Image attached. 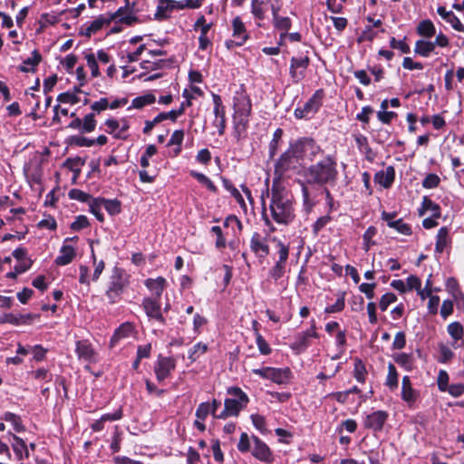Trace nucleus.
Here are the masks:
<instances>
[{
  "instance_id": "nucleus-1",
  "label": "nucleus",
  "mask_w": 464,
  "mask_h": 464,
  "mask_svg": "<svg viewBox=\"0 0 464 464\" xmlns=\"http://www.w3.org/2000/svg\"><path fill=\"white\" fill-rule=\"evenodd\" d=\"M338 174L337 161L333 155H326L321 160L304 169L305 182L300 181V185L302 187L303 205L306 211H311L314 205L307 185L335 186Z\"/></svg>"
},
{
  "instance_id": "nucleus-2",
  "label": "nucleus",
  "mask_w": 464,
  "mask_h": 464,
  "mask_svg": "<svg viewBox=\"0 0 464 464\" xmlns=\"http://www.w3.org/2000/svg\"><path fill=\"white\" fill-rule=\"evenodd\" d=\"M269 210L275 222L287 226L295 218L292 194L279 182H274L270 192Z\"/></svg>"
},
{
  "instance_id": "nucleus-3",
  "label": "nucleus",
  "mask_w": 464,
  "mask_h": 464,
  "mask_svg": "<svg viewBox=\"0 0 464 464\" xmlns=\"http://www.w3.org/2000/svg\"><path fill=\"white\" fill-rule=\"evenodd\" d=\"M233 126L236 136L240 138L248 128L252 113V102L243 86L237 90L233 96Z\"/></svg>"
},
{
  "instance_id": "nucleus-4",
  "label": "nucleus",
  "mask_w": 464,
  "mask_h": 464,
  "mask_svg": "<svg viewBox=\"0 0 464 464\" xmlns=\"http://www.w3.org/2000/svg\"><path fill=\"white\" fill-rule=\"evenodd\" d=\"M227 392L230 397L225 400L224 409L218 414L219 419L222 420L228 417H237L249 401L246 393L239 387H229Z\"/></svg>"
},
{
  "instance_id": "nucleus-5",
  "label": "nucleus",
  "mask_w": 464,
  "mask_h": 464,
  "mask_svg": "<svg viewBox=\"0 0 464 464\" xmlns=\"http://www.w3.org/2000/svg\"><path fill=\"white\" fill-rule=\"evenodd\" d=\"M291 146L301 164L314 161L317 155L322 152L320 146L310 138H301L291 143Z\"/></svg>"
},
{
  "instance_id": "nucleus-6",
  "label": "nucleus",
  "mask_w": 464,
  "mask_h": 464,
  "mask_svg": "<svg viewBox=\"0 0 464 464\" xmlns=\"http://www.w3.org/2000/svg\"><path fill=\"white\" fill-rule=\"evenodd\" d=\"M127 285L128 280L124 271L121 268L114 267L111 276L110 285L106 291V296L111 304L118 302Z\"/></svg>"
},
{
  "instance_id": "nucleus-7",
  "label": "nucleus",
  "mask_w": 464,
  "mask_h": 464,
  "mask_svg": "<svg viewBox=\"0 0 464 464\" xmlns=\"http://www.w3.org/2000/svg\"><path fill=\"white\" fill-rule=\"evenodd\" d=\"M324 92L323 89L315 91L312 97L304 103L303 107L295 110V116L297 119H309L315 114L323 103Z\"/></svg>"
},
{
  "instance_id": "nucleus-8",
  "label": "nucleus",
  "mask_w": 464,
  "mask_h": 464,
  "mask_svg": "<svg viewBox=\"0 0 464 464\" xmlns=\"http://www.w3.org/2000/svg\"><path fill=\"white\" fill-rule=\"evenodd\" d=\"M271 239L272 241L276 242V246L279 247V259L276 261L275 266L270 269L269 276L275 281H277L285 274V264L289 256V247L281 240L277 239L276 237H273Z\"/></svg>"
},
{
  "instance_id": "nucleus-9",
  "label": "nucleus",
  "mask_w": 464,
  "mask_h": 464,
  "mask_svg": "<svg viewBox=\"0 0 464 464\" xmlns=\"http://www.w3.org/2000/svg\"><path fill=\"white\" fill-rule=\"evenodd\" d=\"M269 239L268 235L263 236L258 232L253 233L250 238V250L261 262L270 254V247L268 245Z\"/></svg>"
},
{
  "instance_id": "nucleus-10",
  "label": "nucleus",
  "mask_w": 464,
  "mask_h": 464,
  "mask_svg": "<svg viewBox=\"0 0 464 464\" xmlns=\"http://www.w3.org/2000/svg\"><path fill=\"white\" fill-rule=\"evenodd\" d=\"M297 165H301V163L298 158L295 157V153H294V150L290 145L287 150H285L276 161V171L282 175L289 169H295Z\"/></svg>"
},
{
  "instance_id": "nucleus-11",
  "label": "nucleus",
  "mask_w": 464,
  "mask_h": 464,
  "mask_svg": "<svg viewBox=\"0 0 464 464\" xmlns=\"http://www.w3.org/2000/svg\"><path fill=\"white\" fill-rule=\"evenodd\" d=\"M176 367V362L172 357H164L159 355L158 360L154 366L156 378L159 382H163L167 379Z\"/></svg>"
},
{
  "instance_id": "nucleus-12",
  "label": "nucleus",
  "mask_w": 464,
  "mask_h": 464,
  "mask_svg": "<svg viewBox=\"0 0 464 464\" xmlns=\"http://www.w3.org/2000/svg\"><path fill=\"white\" fill-rule=\"evenodd\" d=\"M212 100L214 103L213 112L216 117L214 125L218 128V134L222 136L225 133L226 129L225 106L223 105L221 97L218 94L212 93Z\"/></svg>"
},
{
  "instance_id": "nucleus-13",
  "label": "nucleus",
  "mask_w": 464,
  "mask_h": 464,
  "mask_svg": "<svg viewBox=\"0 0 464 464\" xmlns=\"http://www.w3.org/2000/svg\"><path fill=\"white\" fill-rule=\"evenodd\" d=\"M308 56L293 57L290 64V76L295 83L301 82L305 76V70L309 65Z\"/></svg>"
},
{
  "instance_id": "nucleus-14",
  "label": "nucleus",
  "mask_w": 464,
  "mask_h": 464,
  "mask_svg": "<svg viewBox=\"0 0 464 464\" xmlns=\"http://www.w3.org/2000/svg\"><path fill=\"white\" fill-rule=\"evenodd\" d=\"M142 307L150 318L164 324L165 319L161 313V306L158 298L146 297L142 301Z\"/></svg>"
},
{
  "instance_id": "nucleus-15",
  "label": "nucleus",
  "mask_w": 464,
  "mask_h": 464,
  "mask_svg": "<svg viewBox=\"0 0 464 464\" xmlns=\"http://www.w3.org/2000/svg\"><path fill=\"white\" fill-rule=\"evenodd\" d=\"M134 3L130 5V1H126L125 6L120 7L113 14H111V20L118 19L119 22L126 24H132L137 18L133 12Z\"/></svg>"
},
{
  "instance_id": "nucleus-16",
  "label": "nucleus",
  "mask_w": 464,
  "mask_h": 464,
  "mask_svg": "<svg viewBox=\"0 0 464 464\" xmlns=\"http://www.w3.org/2000/svg\"><path fill=\"white\" fill-rule=\"evenodd\" d=\"M388 413L384 411H376L367 415L364 420V426L374 431H381L387 420Z\"/></svg>"
},
{
  "instance_id": "nucleus-17",
  "label": "nucleus",
  "mask_w": 464,
  "mask_h": 464,
  "mask_svg": "<svg viewBox=\"0 0 464 464\" xmlns=\"http://www.w3.org/2000/svg\"><path fill=\"white\" fill-rule=\"evenodd\" d=\"M311 337L318 338V334L315 331L314 321L312 322V325H311L310 329L296 334V336L295 338V342L292 344V348L296 349V350L306 349L308 347V345L310 344L309 338H311Z\"/></svg>"
},
{
  "instance_id": "nucleus-18",
  "label": "nucleus",
  "mask_w": 464,
  "mask_h": 464,
  "mask_svg": "<svg viewBox=\"0 0 464 464\" xmlns=\"http://www.w3.org/2000/svg\"><path fill=\"white\" fill-rule=\"evenodd\" d=\"M251 439L254 444L252 450L253 456L261 461L271 462L272 454L267 445L256 436H252Z\"/></svg>"
},
{
  "instance_id": "nucleus-19",
  "label": "nucleus",
  "mask_w": 464,
  "mask_h": 464,
  "mask_svg": "<svg viewBox=\"0 0 464 464\" xmlns=\"http://www.w3.org/2000/svg\"><path fill=\"white\" fill-rule=\"evenodd\" d=\"M419 398V392L412 388L411 382L409 376H404L401 381V399L412 407Z\"/></svg>"
},
{
  "instance_id": "nucleus-20",
  "label": "nucleus",
  "mask_w": 464,
  "mask_h": 464,
  "mask_svg": "<svg viewBox=\"0 0 464 464\" xmlns=\"http://www.w3.org/2000/svg\"><path fill=\"white\" fill-rule=\"evenodd\" d=\"M75 352L81 360L88 362L96 361V353L91 343L86 340L76 342Z\"/></svg>"
},
{
  "instance_id": "nucleus-21",
  "label": "nucleus",
  "mask_w": 464,
  "mask_h": 464,
  "mask_svg": "<svg viewBox=\"0 0 464 464\" xmlns=\"http://www.w3.org/2000/svg\"><path fill=\"white\" fill-rule=\"evenodd\" d=\"M12 449L17 460L22 461L25 459H29L30 452L28 450V446L25 443V441L14 434L12 435Z\"/></svg>"
},
{
  "instance_id": "nucleus-22",
  "label": "nucleus",
  "mask_w": 464,
  "mask_h": 464,
  "mask_svg": "<svg viewBox=\"0 0 464 464\" xmlns=\"http://www.w3.org/2000/svg\"><path fill=\"white\" fill-rule=\"evenodd\" d=\"M437 13L443 20L449 23L454 30L464 33V24L452 11H447L444 6H439L437 8Z\"/></svg>"
},
{
  "instance_id": "nucleus-23",
  "label": "nucleus",
  "mask_w": 464,
  "mask_h": 464,
  "mask_svg": "<svg viewBox=\"0 0 464 464\" xmlns=\"http://www.w3.org/2000/svg\"><path fill=\"white\" fill-rule=\"evenodd\" d=\"M144 285L151 293L155 295V298L160 299L167 286V281L164 277L158 276L157 278L146 279Z\"/></svg>"
},
{
  "instance_id": "nucleus-24",
  "label": "nucleus",
  "mask_w": 464,
  "mask_h": 464,
  "mask_svg": "<svg viewBox=\"0 0 464 464\" xmlns=\"http://www.w3.org/2000/svg\"><path fill=\"white\" fill-rule=\"evenodd\" d=\"M177 8V2L173 0H159L154 17L157 20L166 19Z\"/></svg>"
},
{
  "instance_id": "nucleus-25",
  "label": "nucleus",
  "mask_w": 464,
  "mask_h": 464,
  "mask_svg": "<svg viewBox=\"0 0 464 464\" xmlns=\"http://www.w3.org/2000/svg\"><path fill=\"white\" fill-rule=\"evenodd\" d=\"M292 377L289 368H275L272 367L269 380L276 384H285Z\"/></svg>"
},
{
  "instance_id": "nucleus-26",
  "label": "nucleus",
  "mask_w": 464,
  "mask_h": 464,
  "mask_svg": "<svg viewBox=\"0 0 464 464\" xmlns=\"http://www.w3.org/2000/svg\"><path fill=\"white\" fill-rule=\"evenodd\" d=\"M76 256L73 246L63 244L60 250V255L55 258V264L58 266H66L70 264Z\"/></svg>"
},
{
  "instance_id": "nucleus-27",
  "label": "nucleus",
  "mask_w": 464,
  "mask_h": 464,
  "mask_svg": "<svg viewBox=\"0 0 464 464\" xmlns=\"http://www.w3.org/2000/svg\"><path fill=\"white\" fill-rule=\"evenodd\" d=\"M395 177L394 169L392 166L386 168L384 171H379L375 174L374 179L383 188H390Z\"/></svg>"
},
{
  "instance_id": "nucleus-28",
  "label": "nucleus",
  "mask_w": 464,
  "mask_h": 464,
  "mask_svg": "<svg viewBox=\"0 0 464 464\" xmlns=\"http://www.w3.org/2000/svg\"><path fill=\"white\" fill-rule=\"evenodd\" d=\"M111 17H105L104 15H100L93 21L90 23L89 25L85 28V35L90 37L92 34H96L100 30H102L105 25H108L111 22Z\"/></svg>"
},
{
  "instance_id": "nucleus-29",
  "label": "nucleus",
  "mask_w": 464,
  "mask_h": 464,
  "mask_svg": "<svg viewBox=\"0 0 464 464\" xmlns=\"http://www.w3.org/2000/svg\"><path fill=\"white\" fill-rule=\"evenodd\" d=\"M41 60L42 56L39 52L34 50L32 56L24 60L23 64L19 66V70L23 72H34Z\"/></svg>"
},
{
  "instance_id": "nucleus-30",
  "label": "nucleus",
  "mask_w": 464,
  "mask_h": 464,
  "mask_svg": "<svg viewBox=\"0 0 464 464\" xmlns=\"http://www.w3.org/2000/svg\"><path fill=\"white\" fill-rule=\"evenodd\" d=\"M232 29L233 37L244 41V43H246V41L248 39V34L246 32L245 24L243 23L239 16H236L232 20Z\"/></svg>"
},
{
  "instance_id": "nucleus-31",
  "label": "nucleus",
  "mask_w": 464,
  "mask_h": 464,
  "mask_svg": "<svg viewBox=\"0 0 464 464\" xmlns=\"http://www.w3.org/2000/svg\"><path fill=\"white\" fill-rule=\"evenodd\" d=\"M434 50L435 47L432 41L420 39L415 43L414 52L422 57H429Z\"/></svg>"
},
{
  "instance_id": "nucleus-32",
  "label": "nucleus",
  "mask_w": 464,
  "mask_h": 464,
  "mask_svg": "<svg viewBox=\"0 0 464 464\" xmlns=\"http://www.w3.org/2000/svg\"><path fill=\"white\" fill-rule=\"evenodd\" d=\"M272 24L276 30L280 31V36L285 37L287 32L291 29L292 21L287 16L279 15L276 18L272 19Z\"/></svg>"
},
{
  "instance_id": "nucleus-33",
  "label": "nucleus",
  "mask_w": 464,
  "mask_h": 464,
  "mask_svg": "<svg viewBox=\"0 0 464 464\" xmlns=\"http://www.w3.org/2000/svg\"><path fill=\"white\" fill-rule=\"evenodd\" d=\"M416 32L422 37L430 38L436 34V28L430 20L426 19L419 23Z\"/></svg>"
},
{
  "instance_id": "nucleus-34",
  "label": "nucleus",
  "mask_w": 464,
  "mask_h": 464,
  "mask_svg": "<svg viewBox=\"0 0 464 464\" xmlns=\"http://www.w3.org/2000/svg\"><path fill=\"white\" fill-rule=\"evenodd\" d=\"M430 211L432 212L433 218H440V208L438 204L433 202L430 198L423 197L421 208H420L419 212L420 215H424L425 212Z\"/></svg>"
},
{
  "instance_id": "nucleus-35",
  "label": "nucleus",
  "mask_w": 464,
  "mask_h": 464,
  "mask_svg": "<svg viewBox=\"0 0 464 464\" xmlns=\"http://www.w3.org/2000/svg\"><path fill=\"white\" fill-rule=\"evenodd\" d=\"M174 113H171L169 111L168 112H160L159 113L152 121H145V126H144V129H143V132L145 134H149L152 129L154 128V126L158 123H161L162 121H165V120H170L172 121H175L173 117Z\"/></svg>"
},
{
  "instance_id": "nucleus-36",
  "label": "nucleus",
  "mask_w": 464,
  "mask_h": 464,
  "mask_svg": "<svg viewBox=\"0 0 464 464\" xmlns=\"http://www.w3.org/2000/svg\"><path fill=\"white\" fill-rule=\"evenodd\" d=\"M1 420L11 423L12 426L14 427V430L16 432H22L25 430L24 424L22 423V420H21L20 416L13 413V412H10V411L5 412L2 415Z\"/></svg>"
},
{
  "instance_id": "nucleus-37",
  "label": "nucleus",
  "mask_w": 464,
  "mask_h": 464,
  "mask_svg": "<svg viewBox=\"0 0 464 464\" xmlns=\"http://www.w3.org/2000/svg\"><path fill=\"white\" fill-rule=\"evenodd\" d=\"M449 243V229L446 227H442L439 229L437 234V240L435 250L436 252L442 253Z\"/></svg>"
},
{
  "instance_id": "nucleus-38",
  "label": "nucleus",
  "mask_w": 464,
  "mask_h": 464,
  "mask_svg": "<svg viewBox=\"0 0 464 464\" xmlns=\"http://www.w3.org/2000/svg\"><path fill=\"white\" fill-rule=\"evenodd\" d=\"M133 331V326L130 323H124L121 324L114 332L111 337V343H116L119 340L128 337Z\"/></svg>"
},
{
  "instance_id": "nucleus-39",
  "label": "nucleus",
  "mask_w": 464,
  "mask_h": 464,
  "mask_svg": "<svg viewBox=\"0 0 464 464\" xmlns=\"http://www.w3.org/2000/svg\"><path fill=\"white\" fill-rule=\"evenodd\" d=\"M265 0H251V14L255 19L263 21L266 17Z\"/></svg>"
},
{
  "instance_id": "nucleus-40",
  "label": "nucleus",
  "mask_w": 464,
  "mask_h": 464,
  "mask_svg": "<svg viewBox=\"0 0 464 464\" xmlns=\"http://www.w3.org/2000/svg\"><path fill=\"white\" fill-rule=\"evenodd\" d=\"M99 201L102 204L103 208H105L111 216H115L121 210V202L118 199H106L100 198Z\"/></svg>"
},
{
  "instance_id": "nucleus-41",
  "label": "nucleus",
  "mask_w": 464,
  "mask_h": 464,
  "mask_svg": "<svg viewBox=\"0 0 464 464\" xmlns=\"http://www.w3.org/2000/svg\"><path fill=\"white\" fill-rule=\"evenodd\" d=\"M155 101V95L150 92L134 98L131 102V106L135 109H141L146 105L154 103Z\"/></svg>"
},
{
  "instance_id": "nucleus-42",
  "label": "nucleus",
  "mask_w": 464,
  "mask_h": 464,
  "mask_svg": "<svg viewBox=\"0 0 464 464\" xmlns=\"http://www.w3.org/2000/svg\"><path fill=\"white\" fill-rule=\"evenodd\" d=\"M394 361L406 371H411L414 365L413 356L410 353H399L394 357Z\"/></svg>"
},
{
  "instance_id": "nucleus-43",
  "label": "nucleus",
  "mask_w": 464,
  "mask_h": 464,
  "mask_svg": "<svg viewBox=\"0 0 464 464\" xmlns=\"http://www.w3.org/2000/svg\"><path fill=\"white\" fill-rule=\"evenodd\" d=\"M208 346L207 343H203L201 342L196 343L189 351H188V359L190 362H196L201 355L207 353Z\"/></svg>"
},
{
  "instance_id": "nucleus-44",
  "label": "nucleus",
  "mask_w": 464,
  "mask_h": 464,
  "mask_svg": "<svg viewBox=\"0 0 464 464\" xmlns=\"http://www.w3.org/2000/svg\"><path fill=\"white\" fill-rule=\"evenodd\" d=\"M170 63H171V61L165 60V59H160V60H157L154 62L142 61L140 63V67L144 70L153 71V70H159V69L168 67V66H169Z\"/></svg>"
},
{
  "instance_id": "nucleus-45",
  "label": "nucleus",
  "mask_w": 464,
  "mask_h": 464,
  "mask_svg": "<svg viewBox=\"0 0 464 464\" xmlns=\"http://www.w3.org/2000/svg\"><path fill=\"white\" fill-rule=\"evenodd\" d=\"M222 183L224 188L231 194V196L237 200L241 207H246L244 198L238 189L227 179L222 178Z\"/></svg>"
},
{
  "instance_id": "nucleus-46",
  "label": "nucleus",
  "mask_w": 464,
  "mask_h": 464,
  "mask_svg": "<svg viewBox=\"0 0 464 464\" xmlns=\"http://www.w3.org/2000/svg\"><path fill=\"white\" fill-rule=\"evenodd\" d=\"M100 198H92L89 202L90 212L95 216V218L100 221H104V216L102 212L103 208L102 204L99 201Z\"/></svg>"
},
{
  "instance_id": "nucleus-47",
  "label": "nucleus",
  "mask_w": 464,
  "mask_h": 464,
  "mask_svg": "<svg viewBox=\"0 0 464 464\" xmlns=\"http://www.w3.org/2000/svg\"><path fill=\"white\" fill-rule=\"evenodd\" d=\"M183 140H184V131L182 130H177L172 133V135L168 142V146H172V145L177 146V148L175 149V156H177L178 154L180 153L181 144H182Z\"/></svg>"
},
{
  "instance_id": "nucleus-48",
  "label": "nucleus",
  "mask_w": 464,
  "mask_h": 464,
  "mask_svg": "<svg viewBox=\"0 0 464 464\" xmlns=\"http://www.w3.org/2000/svg\"><path fill=\"white\" fill-rule=\"evenodd\" d=\"M96 120L93 113L87 114L83 120H82V133H89L95 130L96 128Z\"/></svg>"
},
{
  "instance_id": "nucleus-49",
  "label": "nucleus",
  "mask_w": 464,
  "mask_h": 464,
  "mask_svg": "<svg viewBox=\"0 0 464 464\" xmlns=\"http://www.w3.org/2000/svg\"><path fill=\"white\" fill-rule=\"evenodd\" d=\"M386 385L391 389L394 390L398 387V373L395 366L392 363L388 365V374L386 378Z\"/></svg>"
},
{
  "instance_id": "nucleus-50",
  "label": "nucleus",
  "mask_w": 464,
  "mask_h": 464,
  "mask_svg": "<svg viewBox=\"0 0 464 464\" xmlns=\"http://www.w3.org/2000/svg\"><path fill=\"white\" fill-rule=\"evenodd\" d=\"M448 334L451 336L455 341H459L463 337V326L459 322H453L450 324L447 327Z\"/></svg>"
},
{
  "instance_id": "nucleus-51",
  "label": "nucleus",
  "mask_w": 464,
  "mask_h": 464,
  "mask_svg": "<svg viewBox=\"0 0 464 464\" xmlns=\"http://www.w3.org/2000/svg\"><path fill=\"white\" fill-rule=\"evenodd\" d=\"M354 378L357 382L363 383L365 382L366 368L362 360L356 359L354 362Z\"/></svg>"
},
{
  "instance_id": "nucleus-52",
  "label": "nucleus",
  "mask_w": 464,
  "mask_h": 464,
  "mask_svg": "<svg viewBox=\"0 0 464 464\" xmlns=\"http://www.w3.org/2000/svg\"><path fill=\"white\" fill-rule=\"evenodd\" d=\"M190 175L193 178H195L198 182L205 185L210 191L217 192V187L205 174L197 171H191Z\"/></svg>"
},
{
  "instance_id": "nucleus-53",
  "label": "nucleus",
  "mask_w": 464,
  "mask_h": 464,
  "mask_svg": "<svg viewBox=\"0 0 464 464\" xmlns=\"http://www.w3.org/2000/svg\"><path fill=\"white\" fill-rule=\"evenodd\" d=\"M376 233H377V229L373 226L369 227L366 229V231L364 232V234L362 236V239H363V248L365 251H368L370 249L371 246H372L374 244V242L372 239L376 235Z\"/></svg>"
},
{
  "instance_id": "nucleus-54",
  "label": "nucleus",
  "mask_w": 464,
  "mask_h": 464,
  "mask_svg": "<svg viewBox=\"0 0 464 464\" xmlns=\"http://www.w3.org/2000/svg\"><path fill=\"white\" fill-rule=\"evenodd\" d=\"M146 49L145 44L140 45L136 51L132 53H127L126 54L121 53V59L124 63H133L138 61L140 54L143 53V51Z\"/></svg>"
},
{
  "instance_id": "nucleus-55",
  "label": "nucleus",
  "mask_w": 464,
  "mask_h": 464,
  "mask_svg": "<svg viewBox=\"0 0 464 464\" xmlns=\"http://www.w3.org/2000/svg\"><path fill=\"white\" fill-rule=\"evenodd\" d=\"M22 317L20 314L5 313L0 316V324H11L13 325H21Z\"/></svg>"
},
{
  "instance_id": "nucleus-56",
  "label": "nucleus",
  "mask_w": 464,
  "mask_h": 464,
  "mask_svg": "<svg viewBox=\"0 0 464 464\" xmlns=\"http://www.w3.org/2000/svg\"><path fill=\"white\" fill-rule=\"evenodd\" d=\"M85 59L87 62V65L91 69L92 76L98 77L100 75V71L95 54L92 53H87L85 54Z\"/></svg>"
},
{
  "instance_id": "nucleus-57",
  "label": "nucleus",
  "mask_w": 464,
  "mask_h": 464,
  "mask_svg": "<svg viewBox=\"0 0 464 464\" xmlns=\"http://www.w3.org/2000/svg\"><path fill=\"white\" fill-rule=\"evenodd\" d=\"M256 343L258 351L260 352L261 354L268 355L271 353L272 349L270 348L269 344L265 340V338L261 335L260 333H256Z\"/></svg>"
},
{
  "instance_id": "nucleus-58",
  "label": "nucleus",
  "mask_w": 464,
  "mask_h": 464,
  "mask_svg": "<svg viewBox=\"0 0 464 464\" xmlns=\"http://www.w3.org/2000/svg\"><path fill=\"white\" fill-rule=\"evenodd\" d=\"M345 303H344V296L342 295L340 297L337 298L336 302L334 304L328 305L324 309V313L326 314H334L342 312L344 309Z\"/></svg>"
},
{
  "instance_id": "nucleus-59",
  "label": "nucleus",
  "mask_w": 464,
  "mask_h": 464,
  "mask_svg": "<svg viewBox=\"0 0 464 464\" xmlns=\"http://www.w3.org/2000/svg\"><path fill=\"white\" fill-rule=\"evenodd\" d=\"M83 164L84 161L81 158L68 159L64 163L66 167H68L72 171L74 172V179H76V177L80 174V167L82 166Z\"/></svg>"
},
{
  "instance_id": "nucleus-60",
  "label": "nucleus",
  "mask_w": 464,
  "mask_h": 464,
  "mask_svg": "<svg viewBox=\"0 0 464 464\" xmlns=\"http://www.w3.org/2000/svg\"><path fill=\"white\" fill-rule=\"evenodd\" d=\"M90 226V222L86 216L80 215L76 217L75 220L71 224V229L79 231Z\"/></svg>"
},
{
  "instance_id": "nucleus-61",
  "label": "nucleus",
  "mask_w": 464,
  "mask_h": 464,
  "mask_svg": "<svg viewBox=\"0 0 464 464\" xmlns=\"http://www.w3.org/2000/svg\"><path fill=\"white\" fill-rule=\"evenodd\" d=\"M69 198L81 202H90L92 199L91 196L78 188H72L69 191Z\"/></svg>"
},
{
  "instance_id": "nucleus-62",
  "label": "nucleus",
  "mask_w": 464,
  "mask_h": 464,
  "mask_svg": "<svg viewBox=\"0 0 464 464\" xmlns=\"http://www.w3.org/2000/svg\"><path fill=\"white\" fill-rule=\"evenodd\" d=\"M390 227L394 228L396 231L402 235L409 236L411 234V227L403 222L401 218L396 220L395 223H392Z\"/></svg>"
},
{
  "instance_id": "nucleus-63",
  "label": "nucleus",
  "mask_w": 464,
  "mask_h": 464,
  "mask_svg": "<svg viewBox=\"0 0 464 464\" xmlns=\"http://www.w3.org/2000/svg\"><path fill=\"white\" fill-rule=\"evenodd\" d=\"M57 101L63 103L76 104L80 102V99L76 93L67 92L60 93L57 97Z\"/></svg>"
},
{
  "instance_id": "nucleus-64",
  "label": "nucleus",
  "mask_w": 464,
  "mask_h": 464,
  "mask_svg": "<svg viewBox=\"0 0 464 464\" xmlns=\"http://www.w3.org/2000/svg\"><path fill=\"white\" fill-rule=\"evenodd\" d=\"M440 183V178L434 173L428 174L422 181V186L425 188H434L438 187Z\"/></svg>"
}]
</instances>
